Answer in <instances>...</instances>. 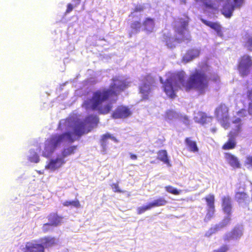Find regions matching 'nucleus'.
I'll use <instances>...</instances> for the list:
<instances>
[{
    "mask_svg": "<svg viewBox=\"0 0 252 252\" xmlns=\"http://www.w3.org/2000/svg\"><path fill=\"white\" fill-rule=\"evenodd\" d=\"M209 81L217 83L220 81V77L216 74L208 77L204 71L198 69H195L190 74L186 82L184 75L181 74L172 75L167 78L164 82L160 79L161 83L163 84L164 92L172 98L175 97V92L181 89L187 92L194 90L200 94H204L208 90Z\"/></svg>",
    "mask_w": 252,
    "mask_h": 252,
    "instance_id": "nucleus-1",
    "label": "nucleus"
},
{
    "mask_svg": "<svg viewBox=\"0 0 252 252\" xmlns=\"http://www.w3.org/2000/svg\"><path fill=\"white\" fill-rule=\"evenodd\" d=\"M109 88H103L93 92L91 98L85 100L82 106L86 110L96 111L99 114H108L113 108L111 102L104 103L112 97H117L126 87L124 81L115 78Z\"/></svg>",
    "mask_w": 252,
    "mask_h": 252,
    "instance_id": "nucleus-2",
    "label": "nucleus"
},
{
    "mask_svg": "<svg viewBox=\"0 0 252 252\" xmlns=\"http://www.w3.org/2000/svg\"><path fill=\"white\" fill-rule=\"evenodd\" d=\"M56 244V239L50 236H45L38 240H32L26 242L22 249V252H45V249Z\"/></svg>",
    "mask_w": 252,
    "mask_h": 252,
    "instance_id": "nucleus-3",
    "label": "nucleus"
},
{
    "mask_svg": "<svg viewBox=\"0 0 252 252\" xmlns=\"http://www.w3.org/2000/svg\"><path fill=\"white\" fill-rule=\"evenodd\" d=\"M241 120L238 118L233 121V123L236 124V128L232 129L228 133V139L222 146V149L224 150H232L236 147L237 142L236 137L239 135L241 131Z\"/></svg>",
    "mask_w": 252,
    "mask_h": 252,
    "instance_id": "nucleus-4",
    "label": "nucleus"
},
{
    "mask_svg": "<svg viewBox=\"0 0 252 252\" xmlns=\"http://www.w3.org/2000/svg\"><path fill=\"white\" fill-rule=\"evenodd\" d=\"M63 135L55 134L47 139L45 143L44 151L42 155L48 157L63 142Z\"/></svg>",
    "mask_w": 252,
    "mask_h": 252,
    "instance_id": "nucleus-5",
    "label": "nucleus"
},
{
    "mask_svg": "<svg viewBox=\"0 0 252 252\" xmlns=\"http://www.w3.org/2000/svg\"><path fill=\"white\" fill-rule=\"evenodd\" d=\"M252 65L251 57L247 55L241 56L239 60L237 69L242 77L247 76L250 72V68Z\"/></svg>",
    "mask_w": 252,
    "mask_h": 252,
    "instance_id": "nucleus-6",
    "label": "nucleus"
},
{
    "mask_svg": "<svg viewBox=\"0 0 252 252\" xmlns=\"http://www.w3.org/2000/svg\"><path fill=\"white\" fill-rule=\"evenodd\" d=\"M129 108L127 106H118L112 114V117L114 119H125L131 115Z\"/></svg>",
    "mask_w": 252,
    "mask_h": 252,
    "instance_id": "nucleus-7",
    "label": "nucleus"
},
{
    "mask_svg": "<svg viewBox=\"0 0 252 252\" xmlns=\"http://www.w3.org/2000/svg\"><path fill=\"white\" fill-rule=\"evenodd\" d=\"M63 217L59 216L57 212H52L47 216V219L49 222L45 223L43 225V230L44 231H47L48 226H57L61 225L63 222Z\"/></svg>",
    "mask_w": 252,
    "mask_h": 252,
    "instance_id": "nucleus-8",
    "label": "nucleus"
},
{
    "mask_svg": "<svg viewBox=\"0 0 252 252\" xmlns=\"http://www.w3.org/2000/svg\"><path fill=\"white\" fill-rule=\"evenodd\" d=\"M96 118L95 116L90 115L85 118L84 122H80L76 124L74 128L75 134L78 136H81L84 134L86 123H90L93 120Z\"/></svg>",
    "mask_w": 252,
    "mask_h": 252,
    "instance_id": "nucleus-9",
    "label": "nucleus"
},
{
    "mask_svg": "<svg viewBox=\"0 0 252 252\" xmlns=\"http://www.w3.org/2000/svg\"><path fill=\"white\" fill-rule=\"evenodd\" d=\"M221 207L223 212L228 216L232 213V202L231 197L228 196H224L221 198Z\"/></svg>",
    "mask_w": 252,
    "mask_h": 252,
    "instance_id": "nucleus-10",
    "label": "nucleus"
},
{
    "mask_svg": "<svg viewBox=\"0 0 252 252\" xmlns=\"http://www.w3.org/2000/svg\"><path fill=\"white\" fill-rule=\"evenodd\" d=\"M204 199L208 207L207 216L210 219L213 216L215 212V196L214 194H210L206 196Z\"/></svg>",
    "mask_w": 252,
    "mask_h": 252,
    "instance_id": "nucleus-11",
    "label": "nucleus"
},
{
    "mask_svg": "<svg viewBox=\"0 0 252 252\" xmlns=\"http://www.w3.org/2000/svg\"><path fill=\"white\" fill-rule=\"evenodd\" d=\"M243 235V230L241 228L235 227L231 231L226 233L223 238L225 241H229L231 240H237Z\"/></svg>",
    "mask_w": 252,
    "mask_h": 252,
    "instance_id": "nucleus-12",
    "label": "nucleus"
},
{
    "mask_svg": "<svg viewBox=\"0 0 252 252\" xmlns=\"http://www.w3.org/2000/svg\"><path fill=\"white\" fill-rule=\"evenodd\" d=\"M227 2L224 4L221 9L222 14L227 18H230L232 15V13L235 8H238V6L235 4V3L232 4L230 0H226Z\"/></svg>",
    "mask_w": 252,
    "mask_h": 252,
    "instance_id": "nucleus-13",
    "label": "nucleus"
},
{
    "mask_svg": "<svg viewBox=\"0 0 252 252\" xmlns=\"http://www.w3.org/2000/svg\"><path fill=\"white\" fill-rule=\"evenodd\" d=\"M201 22L207 26L213 29L216 32L218 36L220 37L223 36V32L222 31V28L220 24L218 22H212L207 21L204 19H201Z\"/></svg>",
    "mask_w": 252,
    "mask_h": 252,
    "instance_id": "nucleus-14",
    "label": "nucleus"
},
{
    "mask_svg": "<svg viewBox=\"0 0 252 252\" xmlns=\"http://www.w3.org/2000/svg\"><path fill=\"white\" fill-rule=\"evenodd\" d=\"M64 162L65 161L63 158H57L55 159H51L46 165L45 168L51 170H55L61 167Z\"/></svg>",
    "mask_w": 252,
    "mask_h": 252,
    "instance_id": "nucleus-15",
    "label": "nucleus"
},
{
    "mask_svg": "<svg viewBox=\"0 0 252 252\" xmlns=\"http://www.w3.org/2000/svg\"><path fill=\"white\" fill-rule=\"evenodd\" d=\"M215 114L217 118L223 120L228 118V108L224 104H220L215 110Z\"/></svg>",
    "mask_w": 252,
    "mask_h": 252,
    "instance_id": "nucleus-16",
    "label": "nucleus"
},
{
    "mask_svg": "<svg viewBox=\"0 0 252 252\" xmlns=\"http://www.w3.org/2000/svg\"><path fill=\"white\" fill-rule=\"evenodd\" d=\"M224 158L228 163L233 168H238L240 167V164L236 157L229 153H226L224 155Z\"/></svg>",
    "mask_w": 252,
    "mask_h": 252,
    "instance_id": "nucleus-17",
    "label": "nucleus"
},
{
    "mask_svg": "<svg viewBox=\"0 0 252 252\" xmlns=\"http://www.w3.org/2000/svg\"><path fill=\"white\" fill-rule=\"evenodd\" d=\"M142 25L144 26L145 31L151 33L154 30L155 25L154 19L150 17L146 18L143 21Z\"/></svg>",
    "mask_w": 252,
    "mask_h": 252,
    "instance_id": "nucleus-18",
    "label": "nucleus"
},
{
    "mask_svg": "<svg viewBox=\"0 0 252 252\" xmlns=\"http://www.w3.org/2000/svg\"><path fill=\"white\" fill-rule=\"evenodd\" d=\"M157 154V159L158 160L162 161L163 163L166 164L168 166H171L166 150H159Z\"/></svg>",
    "mask_w": 252,
    "mask_h": 252,
    "instance_id": "nucleus-19",
    "label": "nucleus"
},
{
    "mask_svg": "<svg viewBox=\"0 0 252 252\" xmlns=\"http://www.w3.org/2000/svg\"><path fill=\"white\" fill-rule=\"evenodd\" d=\"M185 143L188 150L193 153L198 152V148L196 142L191 139V137H186L185 139Z\"/></svg>",
    "mask_w": 252,
    "mask_h": 252,
    "instance_id": "nucleus-20",
    "label": "nucleus"
},
{
    "mask_svg": "<svg viewBox=\"0 0 252 252\" xmlns=\"http://www.w3.org/2000/svg\"><path fill=\"white\" fill-rule=\"evenodd\" d=\"M178 23L180 26L177 29V32L182 34L184 30L187 29L189 24V18L186 16L185 18H179Z\"/></svg>",
    "mask_w": 252,
    "mask_h": 252,
    "instance_id": "nucleus-21",
    "label": "nucleus"
},
{
    "mask_svg": "<svg viewBox=\"0 0 252 252\" xmlns=\"http://www.w3.org/2000/svg\"><path fill=\"white\" fill-rule=\"evenodd\" d=\"M152 86L143 82H142L140 86V93L142 94L143 97L144 99H147L148 98L149 94L152 90Z\"/></svg>",
    "mask_w": 252,
    "mask_h": 252,
    "instance_id": "nucleus-22",
    "label": "nucleus"
},
{
    "mask_svg": "<svg viewBox=\"0 0 252 252\" xmlns=\"http://www.w3.org/2000/svg\"><path fill=\"white\" fill-rule=\"evenodd\" d=\"M249 198L248 194L245 191H237L235 194V199L239 203L246 202Z\"/></svg>",
    "mask_w": 252,
    "mask_h": 252,
    "instance_id": "nucleus-23",
    "label": "nucleus"
},
{
    "mask_svg": "<svg viewBox=\"0 0 252 252\" xmlns=\"http://www.w3.org/2000/svg\"><path fill=\"white\" fill-rule=\"evenodd\" d=\"M167 201L163 197H159L154 200L153 202H150L151 208L158 207L165 205L167 203Z\"/></svg>",
    "mask_w": 252,
    "mask_h": 252,
    "instance_id": "nucleus-24",
    "label": "nucleus"
},
{
    "mask_svg": "<svg viewBox=\"0 0 252 252\" xmlns=\"http://www.w3.org/2000/svg\"><path fill=\"white\" fill-rule=\"evenodd\" d=\"M200 6L206 9L214 8V4L211 0H194Z\"/></svg>",
    "mask_w": 252,
    "mask_h": 252,
    "instance_id": "nucleus-25",
    "label": "nucleus"
},
{
    "mask_svg": "<svg viewBox=\"0 0 252 252\" xmlns=\"http://www.w3.org/2000/svg\"><path fill=\"white\" fill-rule=\"evenodd\" d=\"M77 148V146H71L67 148H64L62 153L63 156L62 158H63L74 154L75 153Z\"/></svg>",
    "mask_w": 252,
    "mask_h": 252,
    "instance_id": "nucleus-26",
    "label": "nucleus"
},
{
    "mask_svg": "<svg viewBox=\"0 0 252 252\" xmlns=\"http://www.w3.org/2000/svg\"><path fill=\"white\" fill-rule=\"evenodd\" d=\"M142 82L149 84L152 86H155L156 84L155 78L150 74H147L143 77Z\"/></svg>",
    "mask_w": 252,
    "mask_h": 252,
    "instance_id": "nucleus-27",
    "label": "nucleus"
},
{
    "mask_svg": "<svg viewBox=\"0 0 252 252\" xmlns=\"http://www.w3.org/2000/svg\"><path fill=\"white\" fill-rule=\"evenodd\" d=\"M182 40L183 39L180 40V39L178 38L173 39L172 37L166 36V37L165 38L164 41L166 43V45L168 47L172 48L175 47V45H174V44H173V42L177 41L178 43H180L181 42H182Z\"/></svg>",
    "mask_w": 252,
    "mask_h": 252,
    "instance_id": "nucleus-28",
    "label": "nucleus"
},
{
    "mask_svg": "<svg viewBox=\"0 0 252 252\" xmlns=\"http://www.w3.org/2000/svg\"><path fill=\"white\" fill-rule=\"evenodd\" d=\"M109 138L115 140V138L114 137H112L109 134H105L102 136L101 139L100 140V144L103 149L105 148L107 144H108L107 139Z\"/></svg>",
    "mask_w": 252,
    "mask_h": 252,
    "instance_id": "nucleus-29",
    "label": "nucleus"
},
{
    "mask_svg": "<svg viewBox=\"0 0 252 252\" xmlns=\"http://www.w3.org/2000/svg\"><path fill=\"white\" fill-rule=\"evenodd\" d=\"M165 189L167 192L175 195H179L181 192V190H178L177 189L170 185L165 186Z\"/></svg>",
    "mask_w": 252,
    "mask_h": 252,
    "instance_id": "nucleus-30",
    "label": "nucleus"
},
{
    "mask_svg": "<svg viewBox=\"0 0 252 252\" xmlns=\"http://www.w3.org/2000/svg\"><path fill=\"white\" fill-rule=\"evenodd\" d=\"M63 205L66 207L73 206L76 208L80 207V203L78 199L72 201H65L63 203Z\"/></svg>",
    "mask_w": 252,
    "mask_h": 252,
    "instance_id": "nucleus-31",
    "label": "nucleus"
},
{
    "mask_svg": "<svg viewBox=\"0 0 252 252\" xmlns=\"http://www.w3.org/2000/svg\"><path fill=\"white\" fill-rule=\"evenodd\" d=\"M142 24L140 21H136L132 22L130 25V28L136 32H140Z\"/></svg>",
    "mask_w": 252,
    "mask_h": 252,
    "instance_id": "nucleus-32",
    "label": "nucleus"
},
{
    "mask_svg": "<svg viewBox=\"0 0 252 252\" xmlns=\"http://www.w3.org/2000/svg\"><path fill=\"white\" fill-rule=\"evenodd\" d=\"M152 208L150 206V204L149 203L145 206L138 207L137 209V213L138 215H140L144 213L146 211L150 210Z\"/></svg>",
    "mask_w": 252,
    "mask_h": 252,
    "instance_id": "nucleus-33",
    "label": "nucleus"
},
{
    "mask_svg": "<svg viewBox=\"0 0 252 252\" xmlns=\"http://www.w3.org/2000/svg\"><path fill=\"white\" fill-rule=\"evenodd\" d=\"M220 228V227L219 225H216L214 227H211L209 231L206 232V236L207 237H209L213 234L216 233L218 232Z\"/></svg>",
    "mask_w": 252,
    "mask_h": 252,
    "instance_id": "nucleus-34",
    "label": "nucleus"
},
{
    "mask_svg": "<svg viewBox=\"0 0 252 252\" xmlns=\"http://www.w3.org/2000/svg\"><path fill=\"white\" fill-rule=\"evenodd\" d=\"M245 46L247 48V49L252 51V36H248L246 38L245 43Z\"/></svg>",
    "mask_w": 252,
    "mask_h": 252,
    "instance_id": "nucleus-35",
    "label": "nucleus"
},
{
    "mask_svg": "<svg viewBox=\"0 0 252 252\" xmlns=\"http://www.w3.org/2000/svg\"><path fill=\"white\" fill-rule=\"evenodd\" d=\"M111 188H112L114 192L118 193H124L125 191L119 188L118 183H113L111 185Z\"/></svg>",
    "mask_w": 252,
    "mask_h": 252,
    "instance_id": "nucleus-36",
    "label": "nucleus"
},
{
    "mask_svg": "<svg viewBox=\"0 0 252 252\" xmlns=\"http://www.w3.org/2000/svg\"><path fill=\"white\" fill-rule=\"evenodd\" d=\"M145 9V6L144 5L138 4L135 6L134 8L133 9L132 11L131 14H133L134 13L136 12H141Z\"/></svg>",
    "mask_w": 252,
    "mask_h": 252,
    "instance_id": "nucleus-37",
    "label": "nucleus"
},
{
    "mask_svg": "<svg viewBox=\"0 0 252 252\" xmlns=\"http://www.w3.org/2000/svg\"><path fill=\"white\" fill-rule=\"evenodd\" d=\"M63 137V140H64L65 138H66L70 142L74 141V139L72 137L71 133L70 132H66L61 134Z\"/></svg>",
    "mask_w": 252,
    "mask_h": 252,
    "instance_id": "nucleus-38",
    "label": "nucleus"
},
{
    "mask_svg": "<svg viewBox=\"0 0 252 252\" xmlns=\"http://www.w3.org/2000/svg\"><path fill=\"white\" fill-rule=\"evenodd\" d=\"M189 54L191 56V58L193 59L199 56V51L196 49H192L189 52Z\"/></svg>",
    "mask_w": 252,
    "mask_h": 252,
    "instance_id": "nucleus-39",
    "label": "nucleus"
},
{
    "mask_svg": "<svg viewBox=\"0 0 252 252\" xmlns=\"http://www.w3.org/2000/svg\"><path fill=\"white\" fill-rule=\"evenodd\" d=\"M228 250V247L226 245H223L219 249L215 250L213 252H226Z\"/></svg>",
    "mask_w": 252,
    "mask_h": 252,
    "instance_id": "nucleus-40",
    "label": "nucleus"
},
{
    "mask_svg": "<svg viewBox=\"0 0 252 252\" xmlns=\"http://www.w3.org/2000/svg\"><path fill=\"white\" fill-rule=\"evenodd\" d=\"M30 160L31 162L34 163H37L39 161V158L37 154L36 153L34 154L33 156L30 157Z\"/></svg>",
    "mask_w": 252,
    "mask_h": 252,
    "instance_id": "nucleus-41",
    "label": "nucleus"
},
{
    "mask_svg": "<svg viewBox=\"0 0 252 252\" xmlns=\"http://www.w3.org/2000/svg\"><path fill=\"white\" fill-rule=\"evenodd\" d=\"M245 165H248L249 167H252V156H249L247 157L245 162Z\"/></svg>",
    "mask_w": 252,
    "mask_h": 252,
    "instance_id": "nucleus-42",
    "label": "nucleus"
},
{
    "mask_svg": "<svg viewBox=\"0 0 252 252\" xmlns=\"http://www.w3.org/2000/svg\"><path fill=\"white\" fill-rule=\"evenodd\" d=\"M244 0H233V2L235 3V4L238 6V8L241 7L243 3H244Z\"/></svg>",
    "mask_w": 252,
    "mask_h": 252,
    "instance_id": "nucleus-43",
    "label": "nucleus"
},
{
    "mask_svg": "<svg viewBox=\"0 0 252 252\" xmlns=\"http://www.w3.org/2000/svg\"><path fill=\"white\" fill-rule=\"evenodd\" d=\"M247 97L249 100L252 101V88L247 91Z\"/></svg>",
    "mask_w": 252,
    "mask_h": 252,
    "instance_id": "nucleus-44",
    "label": "nucleus"
},
{
    "mask_svg": "<svg viewBox=\"0 0 252 252\" xmlns=\"http://www.w3.org/2000/svg\"><path fill=\"white\" fill-rule=\"evenodd\" d=\"M73 9V6L71 3H68L67 5V8L65 11V13L68 14L70 13Z\"/></svg>",
    "mask_w": 252,
    "mask_h": 252,
    "instance_id": "nucleus-45",
    "label": "nucleus"
},
{
    "mask_svg": "<svg viewBox=\"0 0 252 252\" xmlns=\"http://www.w3.org/2000/svg\"><path fill=\"white\" fill-rule=\"evenodd\" d=\"M182 121L183 123L186 124V125L189 124V120L188 119V117L186 116H184L182 117Z\"/></svg>",
    "mask_w": 252,
    "mask_h": 252,
    "instance_id": "nucleus-46",
    "label": "nucleus"
},
{
    "mask_svg": "<svg viewBox=\"0 0 252 252\" xmlns=\"http://www.w3.org/2000/svg\"><path fill=\"white\" fill-rule=\"evenodd\" d=\"M248 111L250 115H252V101L249 103Z\"/></svg>",
    "mask_w": 252,
    "mask_h": 252,
    "instance_id": "nucleus-47",
    "label": "nucleus"
},
{
    "mask_svg": "<svg viewBox=\"0 0 252 252\" xmlns=\"http://www.w3.org/2000/svg\"><path fill=\"white\" fill-rule=\"evenodd\" d=\"M206 116L203 115H202L199 121V122L202 124H204L206 123Z\"/></svg>",
    "mask_w": 252,
    "mask_h": 252,
    "instance_id": "nucleus-48",
    "label": "nucleus"
},
{
    "mask_svg": "<svg viewBox=\"0 0 252 252\" xmlns=\"http://www.w3.org/2000/svg\"><path fill=\"white\" fill-rule=\"evenodd\" d=\"M129 157L132 160H136L137 159V156L131 153H129Z\"/></svg>",
    "mask_w": 252,
    "mask_h": 252,
    "instance_id": "nucleus-49",
    "label": "nucleus"
},
{
    "mask_svg": "<svg viewBox=\"0 0 252 252\" xmlns=\"http://www.w3.org/2000/svg\"><path fill=\"white\" fill-rule=\"evenodd\" d=\"M211 131L213 132V133H215L217 131V128H215V127H213V128H212L211 129Z\"/></svg>",
    "mask_w": 252,
    "mask_h": 252,
    "instance_id": "nucleus-50",
    "label": "nucleus"
},
{
    "mask_svg": "<svg viewBox=\"0 0 252 252\" xmlns=\"http://www.w3.org/2000/svg\"><path fill=\"white\" fill-rule=\"evenodd\" d=\"M78 3L77 4H79L80 3L81 0H77Z\"/></svg>",
    "mask_w": 252,
    "mask_h": 252,
    "instance_id": "nucleus-51",
    "label": "nucleus"
}]
</instances>
